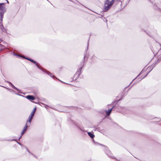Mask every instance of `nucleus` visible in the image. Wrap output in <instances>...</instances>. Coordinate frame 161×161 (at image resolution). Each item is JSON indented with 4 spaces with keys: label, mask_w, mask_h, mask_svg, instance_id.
Returning <instances> with one entry per match:
<instances>
[{
    "label": "nucleus",
    "mask_w": 161,
    "mask_h": 161,
    "mask_svg": "<svg viewBox=\"0 0 161 161\" xmlns=\"http://www.w3.org/2000/svg\"><path fill=\"white\" fill-rule=\"evenodd\" d=\"M36 110V108H35L34 109H33V111H32V113H31V115L34 116L35 114V112Z\"/></svg>",
    "instance_id": "9d476101"
},
{
    "label": "nucleus",
    "mask_w": 161,
    "mask_h": 161,
    "mask_svg": "<svg viewBox=\"0 0 161 161\" xmlns=\"http://www.w3.org/2000/svg\"><path fill=\"white\" fill-rule=\"evenodd\" d=\"M28 126H29L28 125H27L26 124H25V127H24L23 129L21 132V134L22 135H23L24 133L26 132L27 130V128Z\"/></svg>",
    "instance_id": "39448f33"
},
{
    "label": "nucleus",
    "mask_w": 161,
    "mask_h": 161,
    "mask_svg": "<svg viewBox=\"0 0 161 161\" xmlns=\"http://www.w3.org/2000/svg\"><path fill=\"white\" fill-rule=\"evenodd\" d=\"M113 108H112L110 109L109 110H108V111H106L105 112H106V114L107 116H108L110 115V114L111 111H112V109Z\"/></svg>",
    "instance_id": "0eeeda50"
},
{
    "label": "nucleus",
    "mask_w": 161,
    "mask_h": 161,
    "mask_svg": "<svg viewBox=\"0 0 161 161\" xmlns=\"http://www.w3.org/2000/svg\"><path fill=\"white\" fill-rule=\"evenodd\" d=\"M34 116L31 115L28 117V119L27 120L26 124L30 126L31 125V123L32 119L33 118Z\"/></svg>",
    "instance_id": "20e7f679"
},
{
    "label": "nucleus",
    "mask_w": 161,
    "mask_h": 161,
    "mask_svg": "<svg viewBox=\"0 0 161 161\" xmlns=\"http://www.w3.org/2000/svg\"><path fill=\"white\" fill-rule=\"evenodd\" d=\"M33 102V103H36L34 102Z\"/></svg>",
    "instance_id": "dca6fc26"
},
{
    "label": "nucleus",
    "mask_w": 161,
    "mask_h": 161,
    "mask_svg": "<svg viewBox=\"0 0 161 161\" xmlns=\"http://www.w3.org/2000/svg\"><path fill=\"white\" fill-rule=\"evenodd\" d=\"M148 74H147V75H146V76H147V75Z\"/></svg>",
    "instance_id": "6ab92c4d"
},
{
    "label": "nucleus",
    "mask_w": 161,
    "mask_h": 161,
    "mask_svg": "<svg viewBox=\"0 0 161 161\" xmlns=\"http://www.w3.org/2000/svg\"><path fill=\"white\" fill-rule=\"evenodd\" d=\"M25 59H27V60L30 61H31L33 63H34L37 66V67L39 69H41L43 72H45L48 75H49L51 77H54L53 76H52V74H51L49 72L47 71V70H45V69H43V68H40V67L39 66L38 64V63H37L36 61H34V60H33V59H31V58H25Z\"/></svg>",
    "instance_id": "f257e3e1"
},
{
    "label": "nucleus",
    "mask_w": 161,
    "mask_h": 161,
    "mask_svg": "<svg viewBox=\"0 0 161 161\" xmlns=\"http://www.w3.org/2000/svg\"><path fill=\"white\" fill-rule=\"evenodd\" d=\"M114 0H112L111 1H110L108 0H106L105 1L104 7L105 11H107L110 8L114 3Z\"/></svg>",
    "instance_id": "7ed1b4c3"
},
{
    "label": "nucleus",
    "mask_w": 161,
    "mask_h": 161,
    "mask_svg": "<svg viewBox=\"0 0 161 161\" xmlns=\"http://www.w3.org/2000/svg\"><path fill=\"white\" fill-rule=\"evenodd\" d=\"M19 144L21 145V144L19 143Z\"/></svg>",
    "instance_id": "f3484780"
},
{
    "label": "nucleus",
    "mask_w": 161,
    "mask_h": 161,
    "mask_svg": "<svg viewBox=\"0 0 161 161\" xmlns=\"http://www.w3.org/2000/svg\"><path fill=\"white\" fill-rule=\"evenodd\" d=\"M26 97L27 99H28L30 100H33L35 99V97L33 96H31V95L27 96Z\"/></svg>",
    "instance_id": "423d86ee"
},
{
    "label": "nucleus",
    "mask_w": 161,
    "mask_h": 161,
    "mask_svg": "<svg viewBox=\"0 0 161 161\" xmlns=\"http://www.w3.org/2000/svg\"><path fill=\"white\" fill-rule=\"evenodd\" d=\"M1 51V50H0V52Z\"/></svg>",
    "instance_id": "aec40b11"
},
{
    "label": "nucleus",
    "mask_w": 161,
    "mask_h": 161,
    "mask_svg": "<svg viewBox=\"0 0 161 161\" xmlns=\"http://www.w3.org/2000/svg\"><path fill=\"white\" fill-rule=\"evenodd\" d=\"M6 9L4 3H0V20L3 21V14L6 12Z\"/></svg>",
    "instance_id": "f03ea898"
},
{
    "label": "nucleus",
    "mask_w": 161,
    "mask_h": 161,
    "mask_svg": "<svg viewBox=\"0 0 161 161\" xmlns=\"http://www.w3.org/2000/svg\"><path fill=\"white\" fill-rule=\"evenodd\" d=\"M21 137V136H20V137L19 138V139H20Z\"/></svg>",
    "instance_id": "2eb2a0df"
},
{
    "label": "nucleus",
    "mask_w": 161,
    "mask_h": 161,
    "mask_svg": "<svg viewBox=\"0 0 161 161\" xmlns=\"http://www.w3.org/2000/svg\"><path fill=\"white\" fill-rule=\"evenodd\" d=\"M142 72H141L140 73H141L142 72Z\"/></svg>",
    "instance_id": "a211bd4d"
},
{
    "label": "nucleus",
    "mask_w": 161,
    "mask_h": 161,
    "mask_svg": "<svg viewBox=\"0 0 161 161\" xmlns=\"http://www.w3.org/2000/svg\"><path fill=\"white\" fill-rule=\"evenodd\" d=\"M7 82L10 83V86L13 88H14V89L16 90H18V89L16 87L14 86V85L11 83L10 82H8V81H7Z\"/></svg>",
    "instance_id": "6e6552de"
},
{
    "label": "nucleus",
    "mask_w": 161,
    "mask_h": 161,
    "mask_svg": "<svg viewBox=\"0 0 161 161\" xmlns=\"http://www.w3.org/2000/svg\"><path fill=\"white\" fill-rule=\"evenodd\" d=\"M82 69V68H80V69Z\"/></svg>",
    "instance_id": "4468645a"
},
{
    "label": "nucleus",
    "mask_w": 161,
    "mask_h": 161,
    "mask_svg": "<svg viewBox=\"0 0 161 161\" xmlns=\"http://www.w3.org/2000/svg\"><path fill=\"white\" fill-rule=\"evenodd\" d=\"M88 135L90 136V137L92 138H93L94 137V135L90 132H88Z\"/></svg>",
    "instance_id": "1a4fd4ad"
},
{
    "label": "nucleus",
    "mask_w": 161,
    "mask_h": 161,
    "mask_svg": "<svg viewBox=\"0 0 161 161\" xmlns=\"http://www.w3.org/2000/svg\"><path fill=\"white\" fill-rule=\"evenodd\" d=\"M161 53V48L159 50V51H158V53ZM159 58H160V59H158V62H159L160 60H161V55H159Z\"/></svg>",
    "instance_id": "9b49d317"
},
{
    "label": "nucleus",
    "mask_w": 161,
    "mask_h": 161,
    "mask_svg": "<svg viewBox=\"0 0 161 161\" xmlns=\"http://www.w3.org/2000/svg\"><path fill=\"white\" fill-rule=\"evenodd\" d=\"M7 2H8V1H7Z\"/></svg>",
    "instance_id": "ddd939ff"
},
{
    "label": "nucleus",
    "mask_w": 161,
    "mask_h": 161,
    "mask_svg": "<svg viewBox=\"0 0 161 161\" xmlns=\"http://www.w3.org/2000/svg\"><path fill=\"white\" fill-rule=\"evenodd\" d=\"M26 149H27V151H28L29 153H30V152H29V151L28 150L27 148H26Z\"/></svg>",
    "instance_id": "f8f14e48"
}]
</instances>
